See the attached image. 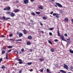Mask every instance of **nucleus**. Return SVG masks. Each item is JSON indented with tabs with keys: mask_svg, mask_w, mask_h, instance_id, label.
<instances>
[{
	"mask_svg": "<svg viewBox=\"0 0 73 73\" xmlns=\"http://www.w3.org/2000/svg\"><path fill=\"white\" fill-rule=\"evenodd\" d=\"M53 16H56V18H59V16H58V14L57 13H54L53 14Z\"/></svg>",
	"mask_w": 73,
	"mask_h": 73,
	"instance_id": "obj_1",
	"label": "nucleus"
},
{
	"mask_svg": "<svg viewBox=\"0 0 73 73\" xmlns=\"http://www.w3.org/2000/svg\"><path fill=\"white\" fill-rule=\"evenodd\" d=\"M64 68L67 70H68V66L66 64H64Z\"/></svg>",
	"mask_w": 73,
	"mask_h": 73,
	"instance_id": "obj_2",
	"label": "nucleus"
},
{
	"mask_svg": "<svg viewBox=\"0 0 73 73\" xmlns=\"http://www.w3.org/2000/svg\"><path fill=\"white\" fill-rule=\"evenodd\" d=\"M60 38H61L63 41H66V42H67V41L65 40V39L64 38V36H63V35H60Z\"/></svg>",
	"mask_w": 73,
	"mask_h": 73,
	"instance_id": "obj_3",
	"label": "nucleus"
},
{
	"mask_svg": "<svg viewBox=\"0 0 73 73\" xmlns=\"http://www.w3.org/2000/svg\"><path fill=\"white\" fill-rule=\"evenodd\" d=\"M18 61H19V64H22L23 63V60H22L20 59H18Z\"/></svg>",
	"mask_w": 73,
	"mask_h": 73,
	"instance_id": "obj_4",
	"label": "nucleus"
},
{
	"mask_svg": "<svg viewBox=\"0 0 73 73\" xmlns=\"http://www.w3.org/2000/svg\"><path fill=\"white\" fill-rule=\"evenodd\" d=\"M23 32L25 35H26L27 34V33H28V31L26 30L25 29H24L23 30Z\"/></svg>",
	"mask_w": 73,
	"mask_h": 73,
	"instance_id": "obj_5",
	"label": "nucleus"
},
{
	"mask_svg": "<svg viewBox=\"0 0 73 73\" xmlns=\"http://www.w3.org/2000/svg\"><path fill=\"white\" fill-rule=\"evenodd\" d=\"M23 2L25 4H26L27 3H29V0H24Z\"/></svg>",
	"mask_w": 73,
	"mask_h": 73,
	"instance_id": "obj_6",
	"label": "nucleus"
},
{
	"mask_svg": "<svg viewBox=\"0 0 73 73\" xmlns=\"http://www.w3.org/2000/svg\"><path fill=\"white\" fill-rule=\"evenodd\" d=\"M56 5H57L59 7H63V6H62V5H61V4L58 3H56Z\"/></svg>",
	"mask_w": 73,
	"mask_h": 73,
	"instance_id": "obj_7",
	"label": "nucleus"
},
{
	"mask_svg": "<svg viewBox=\"0 0 73 73\" xmlns=\"http://www.w3.org/2000/svg\"><path fill=\"white\" fill-rule=\"evenodd\" d=\"M10 16L11 17H14V16H15V13H13L12 12H11V13L10 14Z\"/></svg>",
	"mask_w": 73,
	"mask_h": 73,
	"instance_id": "obj_8",
	"label": "nucleus"
},
{
	"mask_svg": "<svg viewBox=\"0 0 73 73\" xmlns=\"http://www.w3.org/2000/svg\"><path fill=\"white\" fill-rule=\"evenodd\" d=\"M3 20H8V19H10V18L9 17H7L5 18V17H3Z\"/></svg>",
	"mask_w": 73,
	"mask_h": 73,
	"instance_id": "obj_9",
	"label": "nucleus"
},
{
	"mask_svg": "<svg viewBox=\"0 0 73 73\" xmlns=\"http://www.w3.org/2000/svg\"><path fill=\"white\" fill-rule=\"evenodd\" d=\"M58 36H60V37H61V35H60V31H59V30H58Z\"/></svg>",
	"mask_w": 73,
	"mask_h": 73,
	"instance_id": "obj_10",
	"label": "nucleus"
},
{
	"mask_svg": "<svg viewBox=\"0 0 73 73\" xmlns=\"http://www.w3.org/2000/svg\"><path fill=\"white\" fill-rule=\"evenodd\" d=\"M27 38L29 39V40H31V39L32 38V37L31 36H28Z\"/></svg>",
	"mask_w": 73,
	"mask_h": 73,
	"instance_id": "obj_11",
	"label": "nucleus"
},
{
	"mask_svg": "<svg viewBox=\"0 0 73 73\" xmlns=\"http://www.w3.org/2000/svg\"><path fill=\"white\" fill-rule=\"evenodd\" d=\"M60 72H61V73H66V72L65 71L62 70H60Z\"/></svg>",
	"mask_w": 73,
	"mask_h": 73,
	"instance_id": "obj_12",
	"label": "nucleus"
},
{
	"mask_svg": "<svg viewBox=\"0 0 73 73\" xmlns=\"http://www.w3.org/2000/svg\"><path fill=\"white\" fill-rule=\"evenodd\" d=\"M67 43L66 45L68 46L69 45V44H70V43L71 42V41L69 40V41H67Z\"/></svg>",
	"mask_w": 73,
	"mask_h": 73,
	"instance_id": "obj_13",
	"label": "nucleus"
},
{
	"mask_svg": "<svg viewBox=\"0 0 73 73\" xmlns=\"http://www.w3.org/2000/svg\"><path fill=\"white\" fill-rule=\"evenodd\" d=\"M69 21V19H68V18H66L64 19V21H66V22H68Z\"/></svg>",
	"mask_w": 73,
	"mask_h": 73,
	"instance_id": "obj_14",
	"label": "nucleus"
},
{
	"mask_svg": "<svg viewBox=\"0 0 73 73\" xmlns=\"http://www.w3.org/2000/svg\"><path fill=\"white\" fill-rule=\"evenodd\" d=\"M23 34L22 33H20L19 34V37H22L23 36Z\"/></svg>",
	"mask_w": 73,
	"mask_h": 73,
	"instance_id": "obj_15",
	"label": "nucleus"
},
{
	"mask_svg": "<svg viewBox=\"0 0 73 73\" xmlns=\"http://www.w3.org/2000/svg\"><path fill=\"white\" fill-rule=\"evenodd\" d=\"M39 60L40 62H42L44 60V59L42 58H40L39 59Z\"/></svg>",
	"mask_w": 73,
	"mask_h": 73,
	"instance_id": "obj_16",
	"label": "nucleus"
},
{
	"mask_svg": "<svg viewBox=\"0 0 73 73\" xmlns=\"http://www.w3.org/2000/svg\"><path fill=\"white\" fill-rule=\"evenodd\" d=\"M5 68V67L3 65L1 67V69H2L3 70H4V69H4V68Z\"/></svg>",
	"mask_w": 73,
	"mask_h": 73,
	"instance_id": "obj_17",
	"label": "nucleus"
},
{
	"mask_svg": "<svg viewBox=\"0 0 73 73\" xmlns=\"http://www.w3.org/2000/svg\"><path fill=\"white\" fill-rule=\"evenodd\" d=\"M6 8L7 9V10H10L11 9V7L9 6H8L6 7Z\"/></svg>",
	"mask_w": 73,
	"mask_h": 73,
	"instance_id": "obj_18",
	"label": "nucleus"
},
{
	"mask_svg": "<svg viewBox=\"0 0 73 73\" xmlns=\"http://www.w3.org/2000/svg\"><path fill=\"white\" fill-rule=\"evenodd\" d=\"M69 52H70V53H71V54H73V50H72L70 49L69 50Z\"/></svg>",
	"mask_w": 73,
	"mask_h": 73,
	"instance_id": "obj_19",
	"label": "nucleus"
},
{
	"mask_svg": "<svg viewBox=\"0 0 73 73\" xmlns=\"http://www.w3.org/2000/svg\"><path fill=\"white\" fill-rule=\"evenodd\" d=\"M27 45H31V42L29 41H27Z\"/></svg>",
	"mask_w": 73,
	"mask_h": 73,
	"instance_id": "obj_20",
	"label": "nucleus"
},
{
	"mask_svg": "<svg viewBox=\"0 0 73 73\" xmlns=\"http://www.w3.org/2000/svg\"><path fill=\"white\" fill-rule=\"evenodd\" d=\"M32 64V62H29L27 63V65H31Z\"/></svg>",
	"mask_w": 73,
	"mask_h": 73,
	"instance_id": "obj_21",
	"label": "nucleus"
},
{
	"mask_svg": "<svg viewBox=\"0 0 73 73\" xmlns=\"http://www.w3.org/2000/svg\"><path fill=\"white\" fill-rule=\"evenodd\" d=\"M19 11V9H16L14 10V11L15 12V13H16L17 12Z\"/></svg>",
	"mask_w": 73,
	"mask_h": 73,
	"instance_id": "obj_22",
	"label": "nucleus"
},
{
	"mask_svg": "<svg viewBox=\"0 0 73 73\" xmlns=\"http://www.w3.org/2000/svg\"><path fill=\"white\" fill-rule=\"evenodd\" d=\"M8 53H6V60H7L8 59Z\"/></svg>",
	"mask_w": 73,
	"mask_h": 73,
	"instance_id": "obj_23",
	"label": "nucleus"
},
{
	"mask_svg": "<svg viewBox=\"0 0 73 73\" xmlns=\"http://www.w3.org/2000/svg\"><path fill=\"white\" fill-rule=\"evenodd\" d=\"M5 52V51L3 50L2 51V54H4Z\"/></svg>",
	"mask_w": 73,
	"mask_h": 73,
	"instance_id": "obj_24",
	"label": "nucleus"
},
{
	"mask_svg": "<svg viewBox=\"0 0 73 73\" xmlns=\"http://www.w3.org/2000/svg\"><path fill=\"white\" fill-rule=\"evenodd\" d=\"M54 50V49L53 48L51 49V51L52 52H53Z\"/></svg>",
	"mask_w": 73,
	"mask_h": 73,
	"instance_id": "obj_25",
	"label": "nucleus"
},
{
	"mask_svg": "<svg viewBox=\"0 0 73 73\" xmlns=\"http://www.w3.org/2000/svg\"><path fill=\"white\" fill-rule=\"evenodd\" d=\"M31 15H33V16H35L36 15V14H35V13L34 12H33L31 13Z\"/></svg>",
	"mask_w": 73,
	"mask_h": 73,
	"instance_id": "obj_26",
	"label": "nucleus"
},
{
	"mask_svg": "<svg viewBox=\"0 0 73 73\" xmlns=\"http://www.w3.org/2000/svg\"><path fill=\"white\" fill-rule=\"evenodd\" d=\"M48 42L49 43V44H50L51 45H52V42H51L50 40H48Z\"/></svg>",
	"mask_w": 73,
	"mask_h": 73,
	"instance_id": "obj_27",
	"label": "nucleus"
},
{
	"mask_svg": "<svg viewBox=\"0 0 73 73\" xmlns=\"http://www.w3.org/2000/svg\"><path fill=\"white\" fill-rule=\"evenodd\" d=\"M42 19H44V20H46L47 18L46 17H42Z\"/></svg>",
	"mask_w": 73,
	"mask_h": 73,
	"instance_id": "obj_28",
	"label": "nucleus"
},
{
	"mask_svg": "<svg viewBox=\"0 0 73 73\" xmlns=\"http://www.w3.org/2000/svg\"><path fill=\"white\" fill-rule=\"evenodd\" d=\"M39 8L40 9H42V7L41 6H40L39 7Z\"/></svg>",
	"mask_w": 73,
	"mask_h": 73,
	"instance_id": "obj_29",
	"label": "nucleus"
},
{
	"mask_svg": "<svg viewBox=\"0 0 73 73\" xmlns=\"http://www.w3.org/2000/svg\"><path fill=\"white\" fill-rule=\"evenodd\" d=\"M22 40L21 39H18L15 40V41L17 42V41H22Z\"/></svg>",
	"mask_w": 73,
	"mask_h": 73,
	"instance_id": "obj_30",
	"label": "nucleus"
},
{
	"mask_svg": "<svg viewBox=\"0 0 73 73\" xmlns=\"http://www.w3.org/2000/svg\"><path fill=\"white\" fill-rule=\"evenodd\" d=\"M12 46H7V48L9 49H10V48H12Z\"/></svg>",
	"mask_w": 73,
	"mask_h": 73,
	"instance_id": "obj_31",
	"label": "nucleus"
},
{
	"mask_svg": "<svg viewBox=\"0 0 73 73\" xmlns=\"http://www.w3.org/2000/svg\"><path fill=\"white\" fill-rule=\"evenodd\" d=\"M36 13L38 15H40V12H36Z\"/></svg>",
	"mask_w": 73,
	"mask_h": 73,
	"instance_id": "obj_32",
	"label": "nucleus"
},
{
	"mask_svg": "<svg viewBox=\"0 0 73 73\" xmlns=\"http://www.w3.org/2000/svg\"><path fill=\"white\" fill-rule=\"evenodd\" d=\"M10 40H11V41H14V39L13 38H11L10 39Z\"/></svg>",
	"mask_w": 73,
	"mask_h": 73,
	"instance_id": "obj_33",
	"label": "nucleus"
},
{
	"mask_svg": "<svg viewBox=\"0 0 73 73\" xmlns=\"http://www.w3.org/2000/svg\"><path fill=\"white\" fill-rule=\"evenodd\" d=\"M11 13V12L9 11V12H6V14H10Z\"/></svg>",
	"mask_w": 73,
	"mask_h": 73,
	"instance_id": "obj_34",
	"label": "nucleus"
},
{
	"mask_svg": "<svg viewBox=\"0 0 73 73\" xmlns=\"http://www.w3.org/2000/svg\"><path fill=\"white\" fill-rule=\"evenodd\" d=\"M46 71L47 73H49V68H47V69Z\"/></svg>",
	"mask_w": 73,
	"mask_h": 73,
	"instance_id": "obj_35",
	"label": "nucleus"
},
{
	"mask_svg": "<svg viewBox=\"0 0 73 73\" xmlns=\"http://www.w3.org/2000/svg\"><path fill=\"white\" fill-rule=\"evenodd\" d=\"M13 36V34H10L9 35V37H12Z\"/></svg>",
	"mask_w": 73,
	"mask_h": 73,
	"instance_id": "obj_36",
	"label": "nucleus"
},
{
	"mask_svg": "<svg viewBox=\"0 0 73 73\" xmlns=\"http://www.w3.org/2000/svg\"><path fill=\"white\" fill-rule=\"evenodd\" d=\"M21 51L22 52H23L24 51V48H22L21 49Z\"/></svg>",
	"mask_w": 73,
	"mask_h": 73,
	"instance_id": "obj_37",
	"label": "nucleus"
},
{
	"mask_svg": "<svg viewBox=\"0 0 73 73\" xmlns=\"http://www.w3.org/2000/svg\"><path fill=\"white\" fill-rule=\"evenodd\" d=\"M11 50H12V49L9 50H8L7 52L9 53V52H11Z\"/></svg>",
	"mask_w": 73,
	"mask_h": 73,
	"instance_id": "obj_38",
	"label": "nucleus"
},
{
	"mask_svg": "<svg viewBox=\"0 0 73 73\" xmlns=\"http://www.w3.org/2000/svg\"><path fill=\"white\" fill-rule=\"evenodd\" d=\"M53 28H51L50 29V31H53Z\"/></svg>",
	"mask_w": 73,
	"mask_h": 73,
	"instance_id": "obj_39",
	"label": "nucleus"
},
{
	"mask_svg": "<svg viewBox=\"0 0 73 73\" xmlns=\"http://www.w3.org/2000/svg\"><path fill=\"white\" fill-rule=\"evenodd\" d=\"M49 34L50 36H52V33L50 32Z\"/></svg>",
	"mask_w": 73,
	"mask_h": 73,
	"instance_id": "obj_40",
	"label": "nucleus"
},
{
	"mask_svg": "<svg viewBox=\"0 0 73 73\" xmlns=\"http://www.w3.org/2000/svg\"><path fill=\"white\" fill-rule=\"evenodd\" d=\"M40 24L41 25V26H42L43 25L42 24V23L40 22Z\"/></svg>",
	"mask_w": 73,
	"mask_h": 73,
	"instance_id": "obj_41",
	"label": "nucleus"
},
{
	"mask_svg": "<svg viewBox=\"0 0 73 73\" xmlns=\"http://www.w3.org/2000/svg\"><path fill=\"white\" fill-rule=\"evenodd\" d=\"M58 41V40L57 39H56L54 40V41H55V42H57Z\"/></svg>",
	"mask_w": 73,
	"mask_h": 73,
	"instance_id": "obj_42",
	"label": "nucleus"
},
{
	"mask_svg": "<svg viewBox=\"0 0 73 73\" xmlns=\"http://www.w3.org/2000/svg\"><path fill=\"white\" fill-rule=\"evenodd\" d=\"M64 35L65 36H66V37L68 36V35H67V34L66 33Z\"/></svg>",
	"mask_w": 73,
	"mask_h": 73,
	"instance_id": "obj_43",
	"label": "nucleus"
},
{
	"mask_svg": "<svg viewBox=\"0 0 73 73\" xmlns=\"http://www.w3.org/2000/svg\"><path fill=\"white\" fill-rule=\"evenodd\" d=\"M29 50L30 52H32V49H31Z\"/></svg>",
	"mask_w": 73,
	"mask_h": 73,
	"instance_id": "obj_44",
	"label": "nucleus"
},
{
	"mask_svg": "<svg viewBox=\"0 0 73 73\" xmlns=\"http://www.w3.org/2000/svg\"><path fill=\"white\" fill-rule=\"evenodd\" d=\"M21 72H22V70L19 71V73H21Z\"/></svg>",
	"mask_w": 73,
	"mask_h": 73,
	"instance_id": "obj_45",
	"label": "nucleus"
},
{
	"mask_svg": "<svg viewBox=\"0 0 73 73\" xmlns=\"http://www.w3.org/2000/svg\"><path fill=\"white\" fill-rule=\"evenodd\" d=\"M60 13H63L62 11L61 10H60Z\"/></svg>",
	"mask_w": 73,
	"mask_h": 73,
	"instance_id": "obj_46",
	"label": "nucleus"
},
{
	"mask_svg": "<svg viewBox=\"0 0 73 73\" xmlns=\"http://www.w3.org/2000/svg\"><path fill=\"white\" fill-rule=\"evenodd\" d=\"M53 13V12L52 11L50 13V14H51V15H52V13Z\"/></svg>",
	"mask_w": 73,
	"mask_h": 73,
	"instance_id": "obj_47",
	"label": "nucleus"
},
{
	"mask_svg": "<svg viewBox=\"0 0 73 73\" xmlns=\"http://www.w3.org/2000/svg\"><path fill=\"white\" fill-rule=\"evenodd\" d=\"M66 40H67L68 41H69L70 40V38H68Z\"/></svg>",
	"mask_w": 73,
	"mask_h": 73,
	"instance_id": "obj_48",
	"label": "nucleus"
},
{
	"mask_svg": "<svg viewBox=\"0 0 73 73\" xmlns=\"http://www.w3.org/2000/svg\"><path fill=\"white\" fill-rule=\"evenodd\" d=\"M3 10H4V11H6V10H7V8H4V9H3Z\"/></svg>",
	"mask_w": 73,
	"mask_h": 73,
	"instance_id": "obj_49",
	"label": "nucleus"
},
{
	"mask_svg": "<svg viewBox=\"0 0 73 73\" xmlns=\"http://www.w3.org/2000/svg\"><path fill=\"white\" fill-rule=\"evenodd\" d=\"M31 1V2H33L35 1V0H30Z\"/></svg>",
	"mask_w": 73,
	"mask_h": 73,
	"instance_id": "obj_50",
	"label": "nucleus"
},
{
	"mask_svg": "<svg viewBox=\"0 0 73 73\" xmlns=\"http://www.w3.org/2000/svg\"><path fill=\"white\" fill-rule=\"evenodd\" d=\"M5 36L4 35H2L1 36V37H4Z\"/></svg>",
	"mask_w": 73,
	"mask_h": 73,
	"instance_id": "obj_51",
	"label": "nucleus"
},
{
	"mask_svg": "<svg viewBox=\"0 0 73 73\" xmlns=\"http://www.w3.org/2000/svg\"><path fill=\"white\" fill-rule=\"evenodd\" d=\"M40 72H43V70L42 69L40 71Z\"/></svg>",
	"mask_w": 73,
	"mask_h": 73,
	"instance_id": "obj_52",
	"label": "nucleus"
},
{
	"mask_svg": "<svg viewBox=\"0 0 73 73\" xmlns=\"http://www.w3.org/2000/svg\"><path fill=\"white\" fill-rule=\"evenodd\" d=\"M30 72H32V71H33V70L32 69H31L30 70Z\"/></svg>",
	"mask_w": 73,
	"mask_h": 73,
	"instance_id": "obj_53",
	"label": "nucleus"
},
{
	"mask_svg": "<svg viewBox=\"0 0 73 73\" xmlns=\"http://www.w3.org/2000/svg\"><path fill=\"white\" fill-rule=\"evenodd\" d=\"M19 32H17V35H19Z\"/></svg>",
	"mask_w": 73,
	"mask_h": 73,
	"instance_id": "obj_54",
	"label": "nucleus"
},
{
	"mask_svg": "<svg viewBox=\"0 0 73 73\" xmlns=\"http://www.w3.org/2000/svg\"><path fill=\"white\" fill-rule=\"evenodd\" d=\"M54 6L55 7H57V5H54Z\"/></svg>",
	"mask_w": 73,
	"mask_h": 73,
	"instance_id": "obj_55",
	"label": "nucleus"
},
{
	"mask_svg": "<svg viewBox=\"0 0 73 73\" xmlns=\"http://www.w3.org/2000/svg\"><path fill=\"white\" fill-rule=\"evenodd\" d=\"M2 60H3V59H2V58H0V62H1V61H2Z\"/></svg>",
	"mask_w": 73,
	"mask_h": 73,
	"instance_id": "obj_56",
	"label": "nucleus"
},
{
	"mask_svg": "<svg viewBox=\"0 0 73 73\" xmlns=\"http://www.w3.org/2000/svg\"><path fill=\"white\" fill-rule=\"evenodd\" d=\"M18 59H19V57H18L17 58H16L15 59V60H18Z\"/></svg>",
	"mask_w": 73,
	"mask_h": 73,
	"instance_id": "obj_57",
	"label": "nucleus"
},
{
	"mask_svg": "<svg viewBox=\"0 0 73 73\" xmlns=\"http://www.w3.org/2000/svg\"><path fill=\"white\" fill-rule=\"evenodd\" d=\"M72 24H73V19H72Z\"/></svg>",
	"mask_w": 73,
	"mask_h": 73,
	"instance_id": "obj_58",
	"label": "nucleus"
},
{
	"mask_svg": "<svg viewBox=\"0 0 73 73\" xmlns=\"http://www.w3.org/2000/svg\"><path fill=\"white\" fill-rule=\"evenodd\" d=\"M41 32H42V33H44V31H41Z\"/></svg>",
	"mask_w": 73,
	"mask_h": 73,
	"instance_id": "obj_59",
	"label": "nucleus"
},
{
	"mask_svg": "<svg viewBox=\"0 0 73 73\" xmlns=\"http://www.w3.org/2000/svg\"><path fill=\"white\" fill-rule=\"evenodd\" d=\"M30 21L31 22H33V20H31Z\"/></svg>",
	"mask_w": 73,
	"mask_h": 73,
	"instance_id": "obj_60",
	"label": "nucleus"
},
{
	"mask_svg": "<svg viewBox=\"0 0 73 73\" xmlns=\"http://www.w3.org/2000/svg\"><path fill=\"white\" fill-rule=\"evenodd\" d=\"M48 73H51V72L50 71L48 72H47Z\"/></svg>",
	"mask_w": 73,
	"mask_h": 73,
	"instance_id": "obj_61",
	"label": "nucleus"
},
{
	"mask_svg": "<svg viewBox=\"0 0 73 73\" xmlns=\"http://www.w3.org/2000/svg\"><path fill=\"white\" fill-rule=\"evenodd\" d=\"M62 45L63 46H64V45H63V44H62Z\"/></svg>",
	"mask_w": 73,
	"mask_h": 73,
	"instance_id": "obj_62",
	"label": "nucleus"
},
{
	"mask_svg": "<svg viewBox=\"0 0 73 73\" xmlns=\"http://www.w3.org/2000/svg\"><path fill=\"white\" fill-rule=\"evenodd\" d=\"M16 3H18V1H17Z\"/></svg>",
	"mask_w": 73,
	"mask_h": 73,
	"instance_id": "obj_63",
	"label": "nucleus"
},
{
	"mask_svg": "<svg viewBox=\"0 0 73 73\" xmlns=\"http://www.w3.org/2000/svg\"><path fill=\"white\" fill-rule=\"evenodd\" d=\"M21 52H20L19 53V54H21Z\"/></svg>",
	"mask_w": 73,
	"mask_h": 73,
	"instance_id": "obj_64",
	"label": "nucleus"
}]
</instances>
